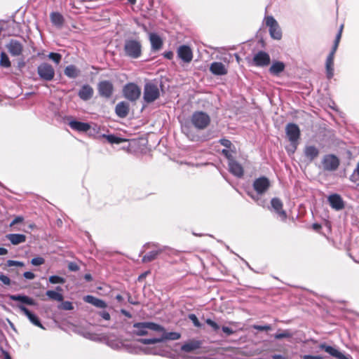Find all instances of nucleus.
<instances>
[{"label":"nucleus","mask_w":359,"mask_h":359,"mask_svg":"<svg viewBox=\"0 0 359 359\" xmlns=\"http://www.w3.org/2000/svg\"><path fill=\"white\" fill-rule=\"evenodd\" d=\"M130 105L128 102L122 101L118 102L115 107L116 114L121 118H126L129 113Z\"/></svg>","instance_id":"bb28decb"},{"label":"nucleus","mask_w":359,"mask_h":359,"mask_svg":"<svg viewBox=\"0 0 359 359\" xmlns=\"http://www.w3.org/2000/svg\"><path fill=\"white\" fill-rule=\"evenodd\" d=\"M181 130L182 133L191 141L198 142L201 140L189 123L182 124Z\"/></svg>","instance_id":"dca6fc26"},{"label":"nucleus","mask_w":359,"mask_h":359,"mask_svg":"<svg viewBox=\"0 0 359 359\" xmlns=\"http://www.w3.org/2000/svg\"><path fill=\"white\" fill-rule=\"evenodd\" d=\"M65 74L70 79H76L80 74V70L73 65H68L64 70Z\"/></svg>","instance_id":"f704fd0d"},{"label":"nucleus","mask_w":359,"mask_h":359,"mask_svg":"<svg viewBox=\"0 0 359 359\" xmlns=\"http://www.w3.org/2000/svg\"><path fill=\"white\" fill-rule=\"evenodd\" d=\"M18 308L27 317L29 320L35 326H37L43 330L46 328L41 323V321L38 316L31 312L27 307L22 304H18Z\"/></svg>","instance_id":"a211bd4d"},{"label":"nucleus","mask_w":359,"mask_h":359,"mask_svg":"<svg viewBox=\"0 0 359 359\" xmlns=\"http://www.w3.org/2000/svg\"><path fill=\"white\" fill-rule=\"evenodd\" d=\"M84 279L87 282H90L93 280V277H92V276L90 273H86V274L84 275Z\"/></svg>","instance_id":"338daca9"},{"label":"nucleus","mask_w":359,"mask_h":359,"mask_svg":"<svg viewBox=\"0 0 359 359\" xmlns=\"http://www.w3.org/2000/svg\"><path fill=\"white\" fill-rule=\"evenodd\" d=\"M48 280L52 284H63L66 281L65 278L56 275L50 276Z\"/></svg>","instance_id":"37998d69"},{"label":"nucleus","mask_w":359,"mask_h":359,"mask_svg":"<svg viewBox=\"0 0 359 359\" xmlns=\"http://www.w3.org/2000/svg\"><path fill=\"white\" fill-rule=\"evenodd\" d=\"M270 181L266 177H260L257 178L252 184L253 189L255 194L251 191H248L250 196L255 201L259 204V196L265 194L270 187Z\"/></svg>","instance_id":"7ed1b4c3"},{"label":"nucleus","mask_w":359,"mask_h":359,"mask_svg":"<svg viewBox=\"0 0 359 359\" xmlns=\"http://www.w3.org/2000/svg\"><path fill=\"white\" fill-rule=\"evenodd\" d=\"M177 56L185 63H189L193 59V53L187 45H182L177 48Z\"/></svg>","instance_id":"f3484780"},{"label":"nucleus","mask_w":359,"mask_h":359,"mask_svg":"<svg viewBox=\"0 0 359 359\" xmlns=\"http://www.w3.org/2000/svg\"><path fill=\"white\" fill-rule=\"evenodd\" d=\"M61 302L62 303L60 305H58V306H57L59 309L64 310V311H71V310L74 309V306L71 302L62 301Z\"/></svg>","instance_id":"c03bdc74"},{"label":"nucleus","mask_w":359,"mask_h":359,"mask_svg":"<svg viewBox=\"0 0 359 359\" xmlns=\"http://www.w3.org/2000/svg\"><path fill=\"white\" fill-rule=\"evenodd\" d=\"M160 97V91L157 83L153 81L147 82L144 86L143 100L147 104L156 101Z\"/></svg>","instance_id":"20e7f679"},{"label":"nucleus","mask_w":359,"mask_h":359,"mask_svg":"<svg viewBox=\"0 0 359 359\" xmlns=\"http://www.w3.org/2000/svg\"><path fill=\"white\" fill-rule=\"evenodd\" d=\"M67 120L69 121V126L74 130L78 132H87L90 128V126L88 123L74 120L72 117H68Z\"/></svg>","instance_id":"412c9836"},{"label":"nucleus","mask_w":359,"mask_h":359,"mask_svg":"<svg viewBox=\"0 0 359 359\" xmlns=\"http://www.w3.org/2000/svg\"><path fill=\"white\" fill-rule=\"evenodd\" d=\"M219 142L221 145L224 146L226 149H231L232 143L230 140L225 138H222L219 140Z\"/></svg>","instance_id":"3c124183"},{"label":"nucleus","mask_w":359,"mask_h":359,"mask_svg":"<svg viewBox=\"0 0 359 359\" xmlns=\"http://www.w3.org/2000/svg\"><path fill=\"white\" fill-rule=\"evenodd\" d=\"M270 62L269 55L263 50L258 51L252 58V65L256 67H266Z\"/></svg>","instance_id":"4468645a"},{"label":"nucleus","mask_w":359,"mask_h":359,"mask_svg":"<svg viewBox=\"0 0 359 359\" xmlns=\"http://www.w3.org/2000/svg\"><path fill=\"white\" fill-rule=\"evenodd\" d=\"M236 332V330L227 326L221 327L220 333L222 334V337H227Z\"/></svg>","instance_id":"a19ab883"},{"label":"nucleus","mask_w":359,"mask_h":359,"mask_svg":"<svg viewBox=\"0 0 359 359\" xmlns=\"http://www.w3.org/2000/svg\"><path fill=\"white\" fill-rule=\"evenodd\" d=\"M285 133L292 147V152L294 153L297 148L299 139L300 137V129L299 126L293 123L287 124Z\"/></svg>","instance_id":"39448f33"},{"label":"nucleus","mask_w":359,"mask_h":359,"mask_svg":"<svg viewBox=\"0 0 359 359\" xmlns=\"http://www.w3.org/2000/svg\"><path fill=\"white\" fill-rule=\"evenodd\" d=\"M327 201L332 208L335 210H341L344 208V203L340 195L333 194L329 196Z\"/></svg>","instance_id":"4be33fe9"},{"label":"nucleus","mask_w":359,"mask_h":359,"mask_svg":"<svg viewBox=\"0 0 359 359\" xmlns=\"http://www.w3.org/2000/svg\"><path fill=\"white\" fill-rule=\"evenodd\" d=\"M285 65L283 62L275 60L269 67V72L271 75L278 76L285 70Z\"/></svg>","instance_id":"c756f323"},{"label":"nucleus","mask_w":359,"mask_h":359,"mask_svg":"<svg viewBox=\"0 0 359 359\" xmlns=\"http://www.w3.org/2000/svg\"><path fill=\"white\" fill-rule=\"evenodd\" d=\"M144 247L147 248H156L157 249L148 252L142 257V262L144 263L150 262L156 259L158 255L163 251V248H159L158 244L154 243H147L144 245Z\"/></svg>","instance_id":"2eb2a0df"},{"label":"nucleus","mask_w":359,"mask_h":359,"mask_svg":"<svg viewBox=\"0 0 359 359\" xmlns=\"http://www.w3.org/2000/svg\"><path fill=\"white\" fill-rule=\"evenodd\" d=\"M0 280L5 285H10L11 283V280L9 277L3 273H0Z\"/></svg>","instance_id":"603ef678"},{"label":"nucleus","mask_w":359,"mask_h":359,"mask_svg":"<svg viewBox=\"0 0 359 359\" xmlns=\"http://www.w3.org/2000/svg\"><path fill=\"white\" fill-rule=\"evenodd\" d=\"M123 94L128 100L136 102L141 95V88L134 83H129L124 86Z\"/></svg>","instance_id":"1a4fd4ad"},{"label":"nucleus","mask_w":359,"mask_h":359,"mask_svg":"<svg viewBox=\"0 0 359 359\" xmlns=\"http://www.w3.org/2000/svg\"><path fill=\"white\" fill-rule=\"evenodd\" d=\"M323 169L326 171H335L338 169L340 161L334 154H326L322 160Z\"/></svg>","instance_id":"9b49d317"},{"label":"nucleus","mask_w":359,"mask_h":359,"mask_svg":"<svg viewBox=\"0 0 359 359\" xmlns=\"http://www.w3.org/2000/svg\"><path fill=\"white\" fill-rule=\"evenodd\" d=\"M97 314L105 320H109L111 318L109 313L105 310L99 311Z\"/></svg>","instance_id":"864d4df0"},{"label":"nucleus","mask_w":359,"mask_h":359,"mask_svg":"<svg viewBox=\"0 0 359 359\" xmlns=\"http://www.w3.org/2000/svg\"><path fill=\"white\" fill-rule=\"evenodd\" d=\"M6 237L13 245H15L26 241V236L21 233H9L7 234Z\"/></svg>","instance_id":"72a5a7b5"},{"label":"nucleus","mask_w":359,"mask_h":359,"mask_svg":"<svg viewBox=\"0 0 359 359\" xmlns=\"http://www.w3.org/2000/svg\"><path fill=\"white\" fill-rule=\"evenodd\" d=\"M123 54L130 59H138L142 54V46L140 40L126 39L123 44Z\"/></svg>","instance_id":"f03ea898"},{"label":"nucleus","mask_w":359,"mask_h":359,"mask_svg":"<svg viewBox=\"0 0 359 359\" xmlns=\"http://www.w3.org/2000/svg\"><path fill=\"white\" fill-rule=\"evenodd\" d=\"M192 125L198 130L205 129L210 122L209 115L203 111H195L191 118Z\"/></svg>","instance_id":"423d86ee"},{"label":"nucleus","mask_w":359,"mask_h":359,"mask_svg":"<svg viewBox=\"0 0 359 359\" xmlns=\"http://www.w3.org/2000/svg\"><path fill=\"white\" fill-rule=\"evenodd\" d=\"M292 334L288 330H285L281 332H278L274 334V338L276 339H282L283 338H290L292 337Z\"/></svg>","instance_id":"79ce46f5"},{"label":"nucleus","mask_w":359,"mask_h":359,"mask_svg":"<svg viewBox=\"0 0 359 359\" xmlns=\"http://www.w3.org/2000/svg\"><path fill=\"white\" fill-rule=\"evenodd\" d=\"M6 48L10 54L13 56H19L23 50L22 44L18 40L11 39L8 44Z\"/></svg>","instance_id":"aec40b11"},{"label":"nucleus","mask_w":359,"mask_h":359,"mask_svg":"<svg viewBox=\"0 0 359 359\" xmlns=\"http://www.w3.org/2000/svg\"><path fill=\"white\" fill-rule=\"evenodd\" d=\"M201 344L202 343L199 340H189L181 346V351L186 353H190L200 348L201 347Z\"/></svg>","instance_id":"cd10ccee"},{"label":"nucleus","mask_w":359,"mask_h":359,"mask_svg":"<svg viewBox=\"0 0 359 359\" xmlns=\"http://www.w3.org/2000/svg\"><path fill=\"white\" fill-rule=\"evenodd\" d=\"M23 219L24 218L22 216H18L12 221L11 226L22 222Z\"/></svg>","instance_id":"052dcab7"},{"label":"nucleus","mask_w":359,"mask_h":359,"mask_svg":"<svg viewBox=\"0 0 359 359\" xmlns=\"http://www.w3.org/2000/svg\"><path fill=\"white\" fill-rule=\"evenodd\" d=\"M23 276L28 280H32L35 278V274L32 271H26L23 273Z\"/></svg>","instance_id":"13d9d810"},{"label":"nucleus","mask_w":359,"mask_h":359,"mask_svg":"<svg viewBox=\"0 0 359 359\" xmlns=\"http://www.w3.org/2000/svg\"><path fill=\"white\" fill-rule=\"evenodd\" d=\"M0 65L3 67L8 68L11 67V61L8 56L4 52H1L0 55Z\"/></svg>","instance_id":"ea45409f"},{"label":"nucleus","mask_w":359,"mask_h":359,"mask_svg":"<svg viewBox=\"0 0 359 359\" xmlns=\"http://www.w3.org/2000/svg\"><path fill=\"white\" fill-rule=\"evenodd\" d=\"M210 72L215 76H224L228 73L226 67L221 62H213L211 63Z\"/></svg>","instance_id":"b1692460"},{"label":"nucleus","mask_w":359,"mask_h":359,"mask_svg":"<svg viewBox=\"0 0 359 359\" xmlns=\"http://www.w3.org/2000/svg\"><path fill=\"white\" fill-rule=\"evenodd\" d=\"M163 56L168 60H171L173 57V53L172 51H166L163 53Z\"/></svg>","instance_id":"e2e57ef3"},{"label":"nucleus","mask_w":359,"mask_h":359,"mask_svg":"<svg viewBox=\"0 0 359 359\" xmlns=\"http://www.w3.org/2000/svg\"><path fill=\"white\" fill-rule=\"evenodd\" d=\"M318 348L336 359H353L351 355L344 354L334 346H330L325 342L320 344Z\"/></svg>","instance_id":"ddd939ff"},{"label":"nucleus","mask_w":359,"mask_h":359,"mask_svg":"<svg viewBox=\"0 0 359 359\" xmlns=\"http://www.w3.org/2000/svg\"><path fill=\"white\" fill-rule=\"evenodd\" d=\"M2 353H3V355L4 356V359H12L11 356L10 355V354H9V353L8 351H3Z\"/></svg>","instance_id":"774afa93"},{"label":"nucleus","mask_w":359,"mask_h":359,"mask_svg":"<svg viewBox=\"0 0 359 359\" xmlns=\"http://www.w3.org/2000/svg\"><path fill=\"white\" fill-rule=\"evenodd\" d=\"M338 46H339V44L334 42L332 50L330 52L329 55H332V56H334L335 53L338 48Z\"/></svg>","instance_id":"680f3d73"},{"label":"nucleus","mask_w":359,"mask_h":359,"mask_svg":"<svg viewBox=\"0 0 359 359\" xmlns=\"http://www.w3.org/2000/svg\"><path fill=\"white\" fill-rule=\"evenodd\" d=\"M272 359H287L285 356L280 354H274L271 355Z\"/></svg>","instance_id":"0e129e2a"},{"label":"nucleus","mask_w":359,"mask_h":359,"mask_svg":"<svg viewBox=\"0 0 359 359\" xmlns=\"http://www.w3.org/2000/svg\"><path fill=\"white\" fill-rule=\"evenodd\" d=\"M37 74L41 81H51L55 77V72L50 64L42 62L37 67Z\"/></svg>","instance_id":"6e6552de"},{"label":"nucleus","mask_w":359,"mask_h":359,"mask_svg":"<svg viewBox=\"0 0 359 359\" xmlns=\"http://www.w3.org/2000/svg\"><path fill=\"white\" fill-rule=\"evenodd\" d=\"M83 301L100 309H105L107 306V303L104 300L90 294L85 296Z\"/></svg>","instance_id":"c85d7f7f"},{"label":"nucleus","mask_w":359,"mask_h":359,"mask_svg":"<svg viewBox=\"0 0 359 359\" xmlns=\"http://www.w3.org/2000/svg\"><path fill=\"white\" fill-rule=\"evenodd\" d=\"M304 156L309 162L314 161L320 154V149L314 145H306L304 148Z\"/></svg>","instance_id":"6ab92c4d"},{"label":"nucleus","mask_w":359,"mask_h":359,"mask_svg":"<svg viewBox=\"0 0 359 359\" xmlns=\"http://www.w3.org/2000/svg\"><path fill=\"white\" fill-rule=\"evenodd\" d=\"M102 137L104 138H105L107 142L110 144H121L125 141H126V139H123L122 137H118L115 135H112V134H110V135H103Z\"/></svg>","instance_id":"e433bc0d"},{"label":"nucleus","mask_w":359,"mask_h":359,"mask_svg":"<svg viewBox=\"0 0 359 359\" xmlns=\"http://www.w3.org/2000/svg\"><path fill=\"white\" fill-rule=\"evenodd\" d=\"M121 313L123 316H125L126 317H127V318H132V315H131V313H130L129 311H126V310H125V309H121Z\"/></svg>","instance_id":"69168bd1"},{"label":"nucleus","mask_w":359,"mask_h":359,"mask_svg":"<svg viewBox=\"0 0 359 359\" xmlns=\"http://www.w3.org/2000/svg\"><path fill=\"white\" fill-rule=\"evenodd\" d=\"M45 259L43 257H37L32 259L31 264L34 266H40L44 264Z\"/></svg>","instance_id":"de8ad7c7"},{"label":"nucleus","mask_w":359,"mask_h":359,"mask_svg":"<svg viewBox=\"0 0 359 359\" xmlns=\"http://www.w3.org/2000/svg\"><path fill=\"white\" fill-rule=\"evenodd\" d=\"M48 58L58 65L62 60V55L57 53H50L48 55Z\"/></svg>","instance_id":"a18cd8bd"},{"label":"nucleus","mask_w":359,"mask_h":359,"mask_svg":"<svg viewBox=\"0 0 359 359\" xmlns=\"http://www.w3.org/2000/svg\"><path fill=\"white\" fill-rule=\"evenodd\" d=\"M97 91L100 97L110 99L114 94V85L110 81H101L97 84Z\"/></svg>","instance_id":"f8f14e48"},{"label":"nucleus","mask_w":359,"mask_h":359,"mask_svg":"<svg viewBox=\"0 0 359 359\" xmlns=\"http://www.w3.org/2000/svg\"><path fill=\"white\" fill-rule=\"evenodd\" d=\"M265 23L269 27L271 37L276 40H280L282 37V32L275 18L271 15L267 16L265 18Z\"/></svg>","instance_id":"9d476101"},{"label":"nucleus","mask_w":359,"mask_h":359,"mask_svg":"<svg viewBox=\"0 0 359 359\" xmlns=\"http://www.w3.org/2000/svg\"><path fill=\"white\" fill-rule=\"evenodd\" d=\"M303 359H323V357L320 355H304L302 356Z\"/></svg>","instance_id":"bf43d9fd"},{"label":"nucleus","mask_w":359,"mask_h":359,"mask_svg":"<svg viewBox=\"0 0 359 359\" xmlns=\"http://www.w3.org/2000/svg\"><path fill=\"white\" fill-rule=\"evenodd\" d=\"M8 298L11 300L19 302L22 304H27L29 306H36V301L32 297L25 294H10Z\"/></svg>","instance_id":"393cba45"},{"label":"nucleus","mask_w":359,"mask_h":359,"mask_svg":"<svg viewBox=\"0 0 359 359\" xmlns=\"http://www.w3.org/2000/svg\"><path fill=\"white\" fill-rule=\"evenodd\" d=\"M68 269L70 271H77L79 270V266L76 262H71L68 264Z\"/></svg>","instance_id":"5fc2aeb1"},{"label":"nucleus","mask_w":359,"mask_h":359,"mask_svg":"<svg viewBox=\"0 0 359 359\" xmlns=\"http://www.w3.org/2000/svg\"><path fill=\"white\" fill-rule=\"evenodd\" d=\"M6 266H20L22 267L25 266V264L22 262L15 261V260H8L6 262Z\"/></svg>","instance_id":"09e8293b"},{"label":"nucleus","mask_w":359,"mask_h":359,"mask_svg":"<svg viewBox=\"0 0 359 359\" xmlns=\"http://www.w3.org/2000/svg\"><path fill=\"white\" fill-rule=\"evenodd\" d=\"M334 56L328 55L325 61L326 76L331 79L334 76Z\"/></svg>","instance_id":"473e14b6"},{"label":"nucleus","mask_w":359,"mask_h":359,"mask_svg":"<svg viewBox=\"0 0 359 359\" xmlns=\"http://www.w3.org/2000/svg\"><path fill=\"white\" fill-rule=\"evenodd\" d=\"M343 27H344V25H341L340 26V28L339 29V32H338L336 37H335L334 43H338V44L339 43V41H340L341 37V32H342Z\"/></svg>","instance_id":"4d7b16f0"},{"label":"nucleus","mask_w":359,"mask_h":359,"mask_svg":"<svg viewBox=\"0 0 359 359\" xmlns=\"http://www.w3.org/2000/svg\"><path fill=\"white\" fill-rule=\"evenodd\" d=\"M188 318L190 320H191V322L193 323V324L195 327H201L202 324L200 323L197 316L195 314H194V313L189 314Z\"/></svg>","instance_id":"49530a36"},{"label":"nucleus","mask_w":359,"mask_h":359,"mask_svg":"<svg viewBox=\"0 0 359 359\" xmlns=\"http://www.w3.org/2000/svg\"><path fill=\"white\" fill-rule=\"evenodd\" d=\"M159 327L161 329L152 330L158 333L157 337L149 339L141 338L139 339L137 341L142 344L149 345L157 343H163L168 341H175L179 339L181 337V334L179 332H168L163 326L159 325Z\"/></svg>","instance_id":"f257e3e1"},{"label":"nucleus","mask_w":359,"mask_h":359,"mask_svg":"<svg viewBox=\"0 0 359 359\" xmlns=\"http://www.w3.org/2000/svg\"><path fill=\"white\" fill-rule=\"evenodd\" d=\"M205 323L211 327L213 332L219 336H222V334L220 333L221 327L218 323L210 318L205 319Z\"/></svg>","instance_id":"58836bf2"},{"label":"nucleus","mask_w":359,"mask_h":359,"mask_svg":"<svg viewBox=\"0 0 359 359\" xmlns=\"http://www.w3.org/2000/svg\"><path fill=\"white\" fill-rule=\"evenodd\" d=\"M253 328L258 331H269V330H271V326L270 325H253Z\"/></svg>","instance_id":"8fccbe9b"},{"label":"nucleus","mask_w":359,"mask_h":359,"mask_svg":"<svg viewBox=\"0 0 359 359\" xmlns=\"http://www.w3.org/2000/svg\"><path fill=\"white\" fill-rule=\"evenodd\" d=\"M134 330L133 334L137 336H145L148 334V330L161 329L159 324L154 322H140L135 323L133 325Z\"/></svg>","instance_id":"0eeeda50"},{"label":"nucleus","mask_w":359,"mask_h":359,"mask_svg":"<svg viewBox=\"0 0 359 359\" xmlns=\"http://www.w3.org/2000/svg\"><path fill=\"white\" fill-rule=\"evenodd\" d=\"M271 207L279 215L282 221H285L287 218L286 212L283 210V203L278 198H273L271 201Z\"/></svg>","instance_id":"5701e85b"},{"label":"nucleus","mask_w":359,"mask_h":359,"mask_svg":"<svg viewBox=\"0 0 359 359\" xmlns=\"http://www.w3.org/2000/svg\"><path fill=\"white\" fill-rule=\"evenodd\" d=\"M50 20L53 25L61 27L64 23L63 16L57 12H53L50 13Z\"/></svg>","instance_id":"c9c22d12"},{"label":"nucleus","mask_w":359,"mask_h":359,"mask_svg":"<svg viewBox=\"0 0 359 359\" xmlns=\"http://www.w3.org/2000/svg\"><path fill=\"white\" fill-rule=\"evenodd\" d=\"M94 94L93 88L88 84H84L81 86L78 93V95L81 100L88 101L91 99Z\"/></svg>","instance_id":"a878e982"},{"label":"nucleus","mask_w":359,"mask_h":359,"mask_svg":"<svg viewBox=\"0 0 359 359\" xmlns=\"http://www.w3.org/2000/svg\"><path fill=\"white\" fill-rule=\"evenodd\" d=\"M46 295L51 300L57 302H62L64 299L63 294L60 292L54 290H47Z\"/></svg>","instance_id":"4c0bfd02"},{"label":"nucleus","mask_w":359,"mask_h":359,"mask_svg":"<svg viewBox=\"0 0 359 359\" xmlns=\"http://www.w3.org/2000/svg\"><path fill=\"white\" fill-rule=\"evenodd\" d=\"M222 154L228 159L229 162L233 161V158L229 151L226 149L222 150Z\"/></svg>","instance_id":"6e6d98bb"},{"label":"nucleus","mask_w":359,"mask_h":359,"mask_svg":"<svg viewBox=\"0 0 359 359\" xmlns=\"http://www.w3.org/2000/svg\"><path fill=\"white\" fill-rule=\"evenodd\" d=\"M229 171L233 175L241 177L243 176V168L242 165L236 161L233 160L229 162Z\"/></svg>","instance_id":"7c9ffc66"},{"label":"nucleus","mask_w":359,"mask_h":359,"mask_svg":"<svg viewBox=\"0 0 359 359\" xmlns=\"http://www.w3.org/2000/svg\"><path fill=\"white\" fill-rule=\"evenodd\" d=\"M149 40L153 51H158L162 48L163 41L157 34L151 33L149 34Z\"/></svg>","instance_id":"2f4dec72"}]
</instances>
